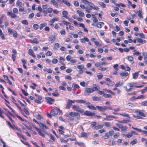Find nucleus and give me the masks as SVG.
Wrapping results in <instances>:
<instances>
[{
    "label": "nucleus",
    "mask_w": 147,
    "mask_h": 147,
    "mask_svg": "<svg viewBox=\"0 0 147 147\" xmlns=\"http://www.w3.org/2000/svg\"><path fill=\"white\" fill-rule=\"evenodd\" d=\"M138 16L141 18H143V16L142 15V11H141L139 10L138 11Z\"/></svg>",
    "instance_id": "43"
},
{
    "label": "nucleus",
    "mask_w": 147,
    "mask_h": 147,
    "mask_svg": "<svg viewBox=\"0 0 147 147\" xmlns=\"http://www.w3.org/2000/svg\"><path fill=\"white\" fill-rule=\"evenodd\" d=\"M126 59L128 60L129 61L131 62L132 64L134 63V58L133 57L130 56H128L126 57Z\"/></svg>",
    "instance_id": "17"
},
{
    "label": "nucleus",
    "mask_w": 147,
    "mask_h": 147,
    "mask_svg": "<svg viewBox=\"0 0 147 147\" xmlns=\"http://www.w3.org/2000/svg\"><path fill=\"white\" fill-rule=\"evenodd\" d=\"M38 124H39L40 127H42V128H45L47 129H48V127H47L46 125L44 123H40Z\"/></svg>",
    "instance_id": "26"
},
{
    "label": "nucleus",
    "mask_w": 147,
    "mask_h": 147,
    "mask_svg": "<svg viewBox=\"0 0 147 147\" xmlns=\"http://www.w3.org/2000/svg\"><path fill=\"white\" fill-rule=\"evenodd\" d=\"M47 12L49 13H50L52 12L53 11V9L51 8H49L47 9Z\"/></svg>",
    "instance_id": "63"
},
{
    "label": "nucleus",
    "mask_w": 147,
    "mask_h": 147,
    "mask_svg": "<svg viewBox=\"0 0 147 147\" xmlns=\"http://www.w3.org/2000/svg\"><path fill=\"white\" fill-rule=\"evenodd\" d=\"M127 86L129 87V88L128 89L126 86H124V87L127 92H129L131 91V88L133 87V85L132 83H128L127 84Z\"/></svg>",
    "instance_id": "11"
},
{
    "label": "nucleus",
    "mask_w": 147,
    "mask_h": 147,
    "mask_svg": "<svg viewBox=\"0 0 147 147\" xmlns=\"http://www.w3.org/2000/svg\"><path fill=\"white\" fill-rule=\"evenodd\" d=\"M87 107L90 109H92L95 110H96V108L94 106L92 105H88Z\"/></svg>",
    "instance_id": "36"
},
{
    "label": "nucleus",
    "mask_w": 147,
    "mask_h": 147,
    "mask_svg": "<svg viewBox=\"0 0 147 147\" xmlns=\"http://www.w3.org/2000/svg\"><path fill=\"white\" fill-rule=\"evenodd\" d=\"M62 14L63 16H61V18H63L64 17L67 19L68 18V13L65 11H63L62 12Z\"/></svg>",
    "instance_id": "13"
},
{
    "label": "nucleus",
    "mask_w": 147,
    "mask_h": 147,
    "mask_svg": "<svg viewBox=\"0 0 147 147\" xmlns=\"http://www.w3.org/2000/svg\"><path fill=\"white\" fill-rule=\"evenodd\" d=\"M120 75L121 76H126L128 75V73L126 71L120 73Z\"/></svg>",
    "instance_id": "32"
},
{
    "label": "nucleus",
    "mask_w": 147,
    "mask_h": 147,
    "mask_svg": "<svg viewBox=\"0 0 147 147\" xmlns=\"http://www.w3.org/2000/svg\"><path fill=\"white\" fill-rule=\"evenodd\" d=\"M65 116L66 117H69V116L72 117H77V119H79L80 118V114L77 112H69V114H65Z\"/></svg>",
    "instance_id": "3"
},
{
    "label": "nucleus",
    "mask_w": 147,
    "mask_h": 147,
    "mask_svg": "<svg viewBox=\"0 0 147 147\" xmlns=\"http://www.w3.org/2000/svg\"><path fill=\"white\" fill-rule=\"evenodd\" d=\"M103 127V125H99L95 126L94 128V129L95 130H97L102 128Z\"/></svg>",
    "instance_id": "25"
},
{
    "label": "nucleus",
    "mask_w": 147,
    "mask_h": 147,
    "mask_svg": "<svg viewBox=\"0 0 147 147\" xmlns=\"http://www.w3.org/2000/svg\"><path fill=\"white\" fill-rule=\"evenodd\" d=\"M94 91V90L93 89L87 88L86 89L85 91L84 92V94L85 95H89L90 94L93 92Z\"/></svg>",
    "instance_id": "7"
},
{
    "label": "nucleus",
    "mask_w": 147,
    "mask_h": 147,
    "mask_svg": "<svg viewBox=\"0 0 147 147\" xmlns=\"http://www.w3.org/2000/svg\"><path fill=\"white\" fill-rule=\"evenodd\" d=\"M71 56L69 55H68L66 57V60L68 61H70L71 60Z\"/></svg>",
    "instance_id": "61"
},
{
    "label": "nucleus",
    "mask_w": 147,
    "mask_h": 147,
    "mask_svg": "<svg viewBox=\"0 0 147 147\" xmlns=\"http://www.w3.org/2000/svg\"><path fill=\"white\" fill-rule=\"evenodd\" d=\"M7 31L8 33L9 34L12 33L13 32V30L9 27L7 28Z\"/></svg>",
    "instance_id": "59"
},
{
    "label": "nucleus",
    "mask_w": 147,
    "mask_h": 147,
    "mask_svg": "<svg viewBox=\"0 0 147 147\" xmlns=\"http://www.w3.org/2000/svg\"><path fill=\"white\" fill-rule=\"evenodd\" d=\"M54 28L56 29H57L60 28L59 26V25L58 24H55V25L54 27Z\"/></svg>",
    "instance_id": "57"
},
{
    "label": "nucleus",
    "mask_w": 147,
    "mask_h": 147,
    "mask_svg": "<svg viewBox=\"0 0 147 147\" xmlns=\"http://www.w3.org/2000/svg\"><path fill=\"white\" fill-rule=\"evenodd\" d=\"M35 96L37 97L38 99L35 100V102L37 103L40 104L41 103V100L42 99V98L41 96L39 95L35 94Z\"/></svg>",
    "instance_id": "12"
},
{
    "label": "nucleus",
    "mask_w": 147,
    "mask_h": 147,
    "mask_svg": "<svg viewBox=\"0 0 147 147\" xmlns=\"http://www.w3.org/2000/svg\"><path fill=\"white\" fill-rule=\"evenodd\" d=\"M94 44L96 45L95 47L96 48H98L99 47H100L102 46L101 44L99 43V42L97 41L96 42L94 43Z\"/></svg>",
    "instance_id": "29"
},
{
    "label": "nucleus",
    "mask_w": 147,
    "mask_h": 147,
    "mask_svg": "<svg viewBox=\"0 0 147 147\" xmlns=\"http://www.w3.org/2000/svg\"><path fill=\"white\" fill-rule=\"evenodd\" d=\"M28 54L32 56L34 58L36 57V55L34 54V52L32 49H29L28 50Z\"/></svg>",
    "instance_id": "22"
},
{
    "label": "nucleus",
    "mask_w": 147,
    "mask_h": 147,
    "mask_svg": "<svg viewBox=\"0 0 147 147\" xmlns=\"http://www.w3.org/2000/svg\"><path fill=\"white\" fill-rule=\"evenodd\" d=\"M13 36L14 38H16L18 36L17 32L15 31H13Z\"/></svg>",
    "instance_id": "42"
},
{
    "label": "nucleus",
    "mask_w": 147,
    "mask_h": 147,
    "mask_svg": "<svg viewBox=\"0 0 147 147\" xmlns=\"http://www.w3.org/2000/svg\"><path fill=\"white\" fill-rule=\"evenodd\" d=\"M46 102L47 103L50 104H52L55 101L54 99L51 98L49 97H45Z\"/></svg>",
    "instance_id": "8"
},
{
    "label": "nucleus",
    "mask_w": 147,
    "mask_h": 147,
    "mask_svg": "<svg viewBox=\"0 0 147 147\" xmlns=\"http://www.w3.org/2000/svg\"><path fill=\"white\" fill-rule=\"evenodd\" d=\"M63 2L68 6H70V4L68 1H62Z\"/></svg>",
    "instance_id": "52"
},
{
    "label": "nucleus",
    "mask_w": 147,
    "mask_h": 147,
    "mask_svg": "<svg viewBox=\"0 0 147 147\" xmlns=\"http://www.w3.org/2000/svg\"><path fill=\"white\" fill-rule=\"evenodd\" d=\"M56 40V37L55 35H51L49 38L48 40L49 41L51 42V43H53L55 42Z\"/></svg>",
    "instance_id": "10"
},
{
    "label": "nucleus",
    "mask_w": 147,
    "mask_h": 147,
    "mask_svg": "<svg viewBox=\"0 0 147 147\" xmlns=\"http://www.w3.org/2000/svg\"><path fill=\"white\" fill-rule=\"evenodd\" d=\"M73 109L81 113L84 112V110L81 109L79 106L77 105H74L72 107Z\"/></svg>",
    "instance_id": "5"
},
{
    "label": "nucleus",
    "mask_w": 147,
    "mask_h": 147,
    "mask_svg": "<svg viewBox=\"0 0 147 147\" xmlns=\"http://www.w3.org/2000/svg\"><path fill=\"white\" fill-rule=\"evenodd\" d=\"M76 102H78L80 103H85L87 104H89V102H86V101L84 100H76Z\"/></svg>",
    "instance_id": "19"
},
{
    "label": "nucleus",
    "mask_w": 147,
    "mask_h": 147,
    "mask_svg": "<svg viewBox=\"0 0 147 147\" xmlns=\"http://www.w3.org/2000/svg\"><path fill=\"white\" fill-rule=\"evenodd\" d=\"M138 111V113L139 115H140V116H143L144 117H145L146 115L145 114H144V113L142 112H140V111L139 110Z\"/></svg>",
    "instance_id": "58"
},
{
    "label": "nucleus",
    "mask_w": 147,
    "mask_h": 147,
    "mask_svg": "<svg viewBox=\"0 0 147 147\" xmlns=\"http://www.w3.org/2000/svg\"><path fill=\"white\" fill-rule=\"evenodd\" d=\"M124 83L122 81H119L117 82L115 85V86L116 87L122 86L123 85Z\"/></svg>",
    "instance_id": "16"
},
{
    "label": "nucleus",
    "mask_w": 147,
    "mask_h": 147,
    "mask_svg": "<svg viewBox=\"0 0 147 147\" xmlns=\"http://www.w3.org/2000/svg\"><path fill=\"white\" fill-rule=\"evenodd\" d=\"M59 46V44L58 43H56L54 45L53 49L54 50H56L58 48Z\"/></svg>",
    "instance_id": "35"
},
{
    "label": "nucleus",
    "mask_w": 147,
    "mask_h": 147,
    "mask_svg": "<svg viewBox=\"0 0 147 147\" xmlns=\"http://www.w3.org/2000/svg\"><path fill=\"white\" fill-rule=\"evenodd\" d=\"M92 99L93 101H99L101 99L100 97H98L93 96L92 97Z\"/></svg>",
    "instance_id": "34"
},
{
    "label": "nucleus",
    "mask_w": 147,
    "mask_h": 147,
    "mask_svg": "<svg viewBox=\"0 0 147 147\" xmlns=\"http://www.w3.org/2000/svg\"><path fill=\"white\" fill-rule=\"evenodd\" d=\"M59 19L58 18L55 17L53 18L49 22V25L51 26L53 25V24L55 21H57L59 20Z\"/></svg>",
    "instance_id": "9"
},
{
    "label": "nucleus",
    "mask_w": 147,
    "mask_h": 147,
    "mask_svg": "<svg viewBox=\"0 0 147 147\" xmlns=\"http://www.w3.org/2000/svg\"><path fill=\"white\" fill-rule=\"evenodd\" d=\"M30 40L31 41L32 43H34L36 44H38L39 42V40L37 38H34L32 40Z\"/></svg>",
    "instance_id": "24"
},
{
    "label": "nucleus",
    "mask_w": 147,
    "mask_h": 147,
    "mask_svg": "<svg viewBox=\"0 0 147 147\" xmlns=\"http://www.w3.org/2000/svg\"><path fill=\"white\" fill-rule=\"evenodd\" d=\"M5 16L4 15H2L1 17L0 18V24H2L3 22V18L5 17Z\"/></svg>",
    "instance_id": "56"
},
{
    "label": "nucleus",
    "mask_w": 147,
    "mask_h": 147,
    "mask_svg": "<svg viewBox=\"0 0 147 147\" xmlns=\"http://www.w3.org/2000/svg\"><path fill=\"white\" fill-rule=\"evenodd\" d=\"M72 87L76 89H78L80 88L78 84L74 83L72 84Z\"/></svg>",
    "instance_id": "41"
},
{
    "label": "nucleus",
    "mask_w": 147,
    "mask_h": 147,
    "mask_svg": "<svg viewBox=\"0 0 147 147\" xmlns=\"http://www.w3.org/2000/svg\"><path fill=\"white\" fill-rule=\"evenodd\" d=\"M96 107L100 111H104L106 110V106H96Z\"/></svg>",
    "instance_id": "15"
},
{
    "label": "nucleus",
    "mask_w": 147,
    "mask_h": 147,
    "mask_svg": "<svg viewBox=\"0 0 147 147\" xmlns=\"http://www.w3.org/2000/svg\"><path fill=\"white\" fill-rule=\"evenodd\" d=\"M60 140L61 143H67L69 139H67V140H65L63 138H61L60 139Z\"/></svg>",
    "instance_id": "38"
},
{
    "label": "nucleus",
    "mask_w": 147,
    "mask_h": 147,
    "mask_svg": "<svg viewBox=\"0 0 147 147\" xmlns=\"http://www.w3.org/2000/svg\"><path fill=\"white\" fill-rule=\"evenodd\" d=\"M120 30V27L118 26L117 25H116L115 26V29H114V30L116 32H118Z\"/></svg>",
    "instance_id": "60"
},
{
    "label": "nucleus",
    "mask_w": 147,
    "mask_h": 147,
    "mask_svg": "<svg viewBox=\"0 0 147 147\" xmlns=\"http://www.w3.org/2000/svg\"><path fill=\"white\" fill-rule=\"evenodd\" d=\"M81 135L82 137H87L88 136V135L85 132H82L81 133Z\"/></svg>",
    "instance_id": "55"
},
{
    "label": "nucleus",
    "mask_w": 147,
    "mask_h": 147,
    "mask_svg": "<svg viewBox=\"0 0 147 147\" xmlns=\"http://www.w3.org/2000/svg\"><path fill=\"white\" fill-rule=\"evenodd\" d=\"M109 69V67H100L98 69L100 71H104L105 70H107Z\"/></svg>",
    "instance_id": "30"
},
{
    "label": "nucleus",
    "mask_w": 147,
    "mask_h": 147,
    "mask_svg": "<svg viewBox=\"0 0 147 147\" xmlns=\"http://www.w3.org/2000/svg\"><path fill=\"white\" fill-rule=\"evenodd\" d=\"M114 133V131L112 130L110 131L109 132L105 133L103 136V138L105 139H108L110 138V136H112Z\"/></svg>",
    "instance_id": "6"
},
{
    "label": "nucleus",
    "mask_w": 147,
    "mask_h": 147,
    "mask_svg": "<svg viewBox=\"0 0 147 147\" xmlns=\"http://www.w3.org/2000/svg\"><path fill=\"white\" fill-rule=\"evenodd\" d=\"M104 25V23L103 22H99L96 24L97 27L99 28H101Z\"/></svg>",
    "instance_id": "20"
},
{
    "label": "nucleus",
    "mask_w": 147,
    "mask_h": 147,
    "mask_svg": "<svg viewBox=\"0 0 147 147\" xmlns=\"http://www.w3.org/2000/svg\"><path fill=\"white\" fill-rule=\"evenodd\" d=\"M133 78L134 79H136L138 76V73H134L132 74Z\"/></svg>",
    "instance_id": "28"
},
{
    "label": "nucleus",
    "mask_w": 147,
    "mask_h": 147,
    "mask_svg": "<svg viewBox=\"0 0 147 147\" xmlns=\"http://www.w3.org/2000/svg\"><path fill=\"white\" fill-rule=\"evenodd\" d=\"M128 5L129 6H131L134 9L136 7V5L132 4L129 1H128Z\"/></svg>",
    "instance_id": "27"
},
{
    "label": "nucleus",
    "mask_w": 147,
    "mask_h": 147,
    "mask_svg": "<svg viewBox=\"0 0 147 147\" xmlns=\"http://www.w3.org/2000/svg\"><path fill=\"white\" fill-rule=\"evenodd\" d=\"M77 67L78 69L81 70H82L84 68V67L83 65H78L77 66Z\"/></svg>",
    "instance_id": "53"
},
{
    "label": "nucleus",
    "mask_w": 147,
    "mask_h": 147,
    "mask_svg": "<svg viewBox=\"0 0 147 147\" xmlns=\"http://www.w3.org/2000/svg\"><path fill=\"white\" fill-rule=\"evenodd\" d=\"M97 77L98 79H102L103 75L102 74L100 73H98L97 74Z\"/></svg>",
    "instance_id": "40"
},
{
    "label": "nucleus",
    "mask_w": 147,
    "mask_h": 147,
    "mask_svg": "<svg viewBox=\"0 0 147 147\" xmlns=\"http://www.w3.org/2000/svg\"><path fill=\"white\" fill-rule=\"evenodd\" d=\"M141 105L143 106H147V101H145L142 102Z\"/></svg>",
    "instance_id": "64"
},
{
    "label": "nucleus",
    "mask_w": 147,
    "mask_h": 147,
    "mask_svg": "<svg viewBox=\"0 0 147 147\" xmlns=\"http://www.w3.org/2000/svg\"><path fill=\"white\" fill-rule=\"evenodd\" d=\"M0 36L1 37L2 39H4L5 38L4 36V35L3 33L1 30L0 29Z\"/></svg>",
    "instance_id": "50"
},
{
    "label": "nucleus",
    "mask_w": 147,
    "mask_h": 147,
    "mask_svg": "<svg viewBox=\"0 0 147 147\" xmlns=\"http://www.w3.org/2000/svg\"><path fill=\"white\" fill-rule=\"evenodd\" d=\"M119 115L125 117H128L129 116L128 114L125 113H119Z\"/></svg>",
    "instance_id": "49"
},
{
    "label": "nucleus",
    "mask_w": 147,
    "mask_h": 147,
    "mask_svg": "<svg viewBox=\"0 0 147 147\" xmlns=\"http://www.w3.org/2000/svg\"><path fill=\"white\" fill-rule=\"evenodd\" d=\"M71 105V104L70 102L68 101V102H67V103L66 105V108L68 109H69Z\"/></svg>",
    "instance_id": "45"
},
{
    "label": "nucleus",
    "mask_w": 147,
    "mask_h": 147,
    "mask_svg": "<svg viewBox=\"0 0 147 147\" xmlns=\"http://www.w3.org/2000/svg\"><path fill=\"white\" fill-rule=\"evenodd\" d=\"M103 96L105 98H111V95L110 94H104L103 95Z\"/></svg>",
    "instance_id": "47"
},
{
    "label": "nucleus",
    "mask_w": 147,
    "mask_h": 147,
    "mask_svg": "<svg viewBox=\"0 0 147 147\" xmlns=\"http://www.w3.org/2000/svg\"><path fill=\"white\" fill-rule=\"evenodd\" d=\"M120 129H121V131H126L127 130V127L126 126H123V125Z\"/></svg>",
    "instance_id": "33"
},
{
    "label": "nucleus",
    "mask_w": 147,
    "mask_h": 147,
    "mask_svg": "<svg viewBox=\"0 0 147 147\" xmlns=\"http://www.w3.org/2000/svg\"><path fill=\"white\" fill-rule=\"evenodd\" d=\"M99 5L103 8H105L106 7V5L103 3L102 2H100L99 3Z\"/></svg>",
    "instance_id": "44"
},
{
    "label": "nucleus",
    "mask_w": 147,
    "mask_h": 147,
    "mask_svg": "<svg viewBox=\"0 0 147 147\" xmlns=\"http://www.w3.org/2000/svg\"><path fill=\"white\" fill-rule=\"evenodd\" d=\"M13 13H13L11 11H8L7 12L8 15L9 16H10L11 18H14L17 17H18L15 14V13L17 14L18 13V10L17 8H13Z\"/></svg>",
    "instance_id": "2"
},
{
    "label": "nucleus",
    "mask_w": 147,
    "mask_h": 147,
    "mask_svg": "<svg viewBox=\"0 0 147 147\" xmlns=\"http://www.w3.org/2000/svg\"><path fill=\"white\" fill-rule=\"evenodd\" d=\"M97 124V123L95 121L92 122L91 123V124L92 126V127H93V128L95 126H96Z\"/></svg>",
    "instance_id": "54"
},
{
    "label": "nucleus",
    "mask_w": 147,
    "mask_h": 147,
    "mask_svg": "<svg viewBox=\"0 0 147 147\" xmlns=\"http://www.w3.org/2000/svg\"><path fill=\"white\" fill-rule=\"evenodd\" d=\"M137 142V140L136 139H134L130 143L131 145L133 146L136 144Z\"/></svg>",
    "instance_id": "37"
},
{
    "label": "nucleus",
    "mask_w": 147,
    "mask_h": 147,
    "mask_svg": "<svg viewBox=\"0 0 147 147\" xmlns=\"http://www.w3.org/2000/svg\"><path fill=\"white\" fill-rule=\"evenodd\" d=\"M146 97V96H144V95H141L138 96L135 99H141L143 98L144 97Z\"/></svg>",
    "instance_id": "48"
},
{
    "label": "nucleus",
    "mask_w": 147,
    "mask_h": 147,
    "mask_svg": "<svg viewBox=\"0 0 147 147\" xmlns=\"http://www.w3.org/2000/svg\"><path fill=\"white\" fill-rule=\"evenodd\" d=\"M76 12L79 15V16L80 17H84V12L82 11H80L77 10Z\"/></svg>",
    "instance_id": "21"
},
{
    "label": "nucleus",
    "mask_w": 147,
    "mask_h": 147,
    "mask_svg": "<svg viewBox=\"0 0 147 147\" xmlns=\"http://www.w3.org/2000/svg\"><path fill=\"white\" fill-rule=\"evenodd\" d=\"M119 65L118 64H116L114 65L113 66V67L114 68V70L118 71V70L119 69L118 68Z\"/></svg>",
    "instance_id": "39"
},
{
    "label": "nucleus",
    "mask_w": 147,
    "mask_h": 147,
    "mask_svg": "<svg viewBox=\"0 0 147 147\" xmlns=\"http://www.w3.org/2000/svg\"><path fill=\"white\" fill-rule=\"evenodd\" d=\"M138 42L139 43H145L146 41L145 40H142L141 38H139L138 39Z\"/></svg>",
    "instance_id": "46"
},
{
    "label": "nucleus",
    "mask_w": 147,
    "mask_h": 147,
    "mask_svg": "<svg viewBox=\"0 0 147 147\" xmlns=\"http://www.w3.org/2000/svg\"><path fill=\"white\" fill-rule=\"evenodd\" d=\"M38 133L40 135L42 136L43 137H44L45 135L46 134V133L45 131H42L41 129H40L38 132Z\"/></svg>",
    "instance_id": "23"
},
{
    "label": "nucleus",
    "mask_w": 147,
    "mask_h": 147,
    "mask_svg": "<svg viewBox=\"0 0 147 147\" xmlns=\"http://www.w3.org/2000/svg\"><path fill=\"white\" fill-rule=\"evenodd\" d=\"M83 2L85 4L89 5L94 9L97 10L99 9L98 7L97 6H95L93 4L88 2V1H83Z\"/></svg>",
    "instance_id": "4"
},
{
    "label": "nucleus",
    "mask_w": 147,
    "mask_h": 147,
    "mask_svg": "<svg viewBox=\"0 0 147 147\" xmlns=\"http://www.w3.org/2000/svg\"><path fill=\"white\" fill-rule=\"evenodd\" d=\"M61 113V111L59 109L57 108L54 109L52 110L50 113V114H48L47 115L49 118H51V115L55 116L57 115L58 113Z\"/></svg>",
    "instance_id": "1"
},
{
    "label": "nucleus",
    "mask_w": 147,
    "mask_h": 147,
    "mask_svg": "<svg viewBox=\"0 0 147 147\" xmlns=\"http://www.w3.org/2000/svg\"><path fill=\"white\" fill-rule=\"evenodd\" d=\"M84 115L89 116H91L95 115V113L94 112H91L88 111H86L84 113Z\"/></svg>",
    "instance_id": "14"
},
{
    "label": "nucleus",
    "mask_w": 147,
    "mask_h": 147,
    "mask_svg": "<svg viewBox=\"0 0 147 147\" xmlns=\"http://www.w3.org/2000/svg\"><path fill=\"white\" fill-rule=\"evenodd\" d=\"M47 25V24L45 23H43L40 24L39 25L40 29V30H42V28L44 27L45 26Z\"/></svg>",
    "instance_id": "31"
},
{
    "label": "nucleus",
    "mask_w": 147,
    "mask_h": 147,
    "mask_svg": "<svg viewBox=\"0 0 147 147\" xmlns=\"http://www.w3.org/2000/svg\"><path fill=\"white\" fill-rule=\"evenodd\" d=\"M22 23L23 24H25V25H27L28 24V21L26 20H24L22 21Z\"/></svg>",
    "instance_id": "62"
},
{
    "label": "nucleus",
    "mask_w": 147,
    "mask_h": 147,
    "mask_svg": "<svg viewBox=\"0 0 147 147\" xmlns=\"http://www.w3.org/2000/svg\"><path fill=\"white\" fill-rule=\"evenodd\" d=\"M133 136V134L132 133H129L128 134H126L125 135V137L127 138H129L132 137Z\"/></svg>",
    "instance_id": "51"
},
{
    "label": "nucleus",
    "mask_w": 147,
    "mask_h": 147,
    "mask_svg": "<svg viewBox=\"0 0 147 147\" xmlns=\"http://www.w3.org/2000/svg\"><path fill=\"white\" fill-rule=\"evenodd\" d=\"M80 41L81 42L85 43L86 42H89V39L86 37H84L80 39Z\"/></svg>",
    "instance_id": "18"
}]
</instances>
